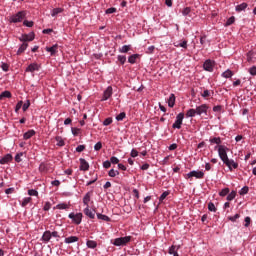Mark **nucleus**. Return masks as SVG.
<instances>
[{"mask_svg": "<svg viewBox=\"0 0 256 256\" xmlns=\"http://www.w3.org/2000/svg\"><path fill=\"white\" fill-rule=\"evenodd\" d=\"M23 25H25V27H33L34 23L33 21L24 20Z\"/></svg>", "mask_w": 256, "mask_h": 256, "instance_id": "0e129e2a", "label": "nucleus"}, {"mask_svg": "<svg viewBox=\"0 0 256 256\" xmlns=\"http://www.w3.org/2000/svg\"><path fill=\"white\" fill-rule=\"evenodd\" d=\"M211 145H217V147H219V145H221L222 141H221V137H213L209 139Z\"/></svg>", "mask_w": 256, "mask_h": 256, "instance_id": "4be33fe9", "label": "nucleus"}, {"mask_svg": "<svg viewBox=\"0 0 256 256\" xmlns=\"http://www.w3.org/2000/svg\"><path fill=\"white\" fill-rule=\"evenodd\" d=\"M12 95H11V92L6 90V91H3L1 94H0V101L3 100V99H11Z\"/></svg>", "mask_w": 256, "mask_h": 256, "instance_id": "a878e982", "label": "nucleus"}, {"mask_svg": "<svg viewBox=\"0 0 256 256\" xmlns=\"http://www.w3.org/2000/svg\"><path fill=\"white\" fill-rule=\"evenodd\" d=\"M248 4L243 2L240 5H237L235 8V11H237V13H241V11H245V9H247Z\"/></svg>", "mask_w": 256, "mask_h": 256, "instance_id": "b1692460", "label": "nucleus"}, {"mask_svg": "<svg viewBox=\"0 0 256 256\" xmlns=\"http://www.w3.org/2000/svg\"><path fill=\"white\" fill-rule=\"evenodd\" d=\"M25 71L26 73H35V71H39V65L37 63H32L28 65Z\"/></svg>", "mask_w": 256, "mask_h": 256, "instance_id": "4468645a", "label": "nucleus"}, {"mask_svg": "<svg viewBox=\"0 0 256 256\" xmlns=\"http://www.w3.org/2000/svg\"><path fill=\"white\" fill-rule=\"evenodd\" d=\"M105 13H106V15H111L113 13H117V8H115V7L108 8V9H106Z\"/></svg>", "mask_w": 256, "mask_h": 256, "instance_id": "49530a36", "label": "nucleus"}, {"mask_svg": "<svg viewBox=\"0 0 256 256\" xmlns=\"http://www.w3.org/2000/svg\"><path fill=\"white\" fill-rule=\"evenodd\" d=\"M235 23V16H231L225 23V27H229L230 25H233Z\"/></svg>", "mask_w": 256, "mask_h": 256, "instance_id": "c03bdc74", "label": "nucleus"}, {"mask_svg": "<svg viewBox=\"0 0 256 256\" xmlns=\"http://www.w3.org/2000/svg\"><path fill=\"white\" fill-rule=\"evenodd\" d=\"M30 201H33V198H31V197L24 198L21 203V207H27V205H29Z\"/></svg>", "mask_w": 256, "mask_h": 256, "instance_id": "c9c22d12", "label": "nucleus"}, {"mask_svg": "<svg viewBox=\"0 0 256 256\" xmlns=\"http://www.w3.org/2000/svg\"><path fill=\"white\" fill-rule=\"evenodd\" d=\"M57 49H59L58 44H54L52 47H46V51L51 54V56L57 53Z\"/></svg>", "mask_w": 256, "mask_h": 256, "instance_id": "f3484780", "label": "nucleus"}, {"mask_svg": "<svg viewBox=\"0 0 256 256\" xmlns=\"http://www.w3.org/2000/svg\"><path fill=\"white\" fill-rule=\"evenodd\" d=\"M247 61H248V63H253V52L252 51H249L247 53Z\"/></svg>", "mask_w": 256, "mask_h": 256, "instance_id": "13d9d810", "label": "nucleus"}, {"mask_svg": "<svg viewBox=\"0 0 256 256\" xmlns=\"http://www.w3.org/2000/svg\"><path fill=\"white\" fill-rule=\"evenodd\" d=\"M69 219L72 220V222L75 224V225H81V222L83 221V213H73L71 212L69 215H68Z\"/></svg>", "mask_w": 256, "mask_h": 256, "instance_id": "20e7f679", "label": "nucleus"}, {"mask_svg": "<svg viewBox=\"0 0 256 256\" xmlns=\"http://www.w3.org/2000/svg\"><path fill=\"white\" fill-rule=\"evenodd\" d=\"M195 115H197V110L196 109H189L187 110L186 112V117L189 118V117H195Z\"/></svg>", "mask_w": 256, "mask_h": 256, "instance_id": "2f4dec72", "label": "nucleus"}, {"mask_svg": "<svg viewBox=\"0 0 256 256\" xmlns=\"http://www.w3.org/2000/svg\"><path fill=\"white\" fill-rule=\"evenodd\" d=\"M28 195H30V197H38L39 192L35 189H30V190H28Z\"/></svg>", "mask_w": 256, "mask_h": 256, "instance_id": "79ce46f5", "label": "nucleus"}, {"mask_svg": "<svg viewBox=\"0 0 256 256\" xmlns=\"http://www.w3.org/2000/svg\"><path fill=\"white\" fill-rule=\"evenodd\" d=\"M131 51V45H124L119 48V53H129Z\"/></svg>", "mask_w": 256, "mask_h": 256, "instance_id": "473e14b6", "label": "nucleus"}, {"mask_svg": "<svg viewBox=\"0 0 256 256\" xmlns=\"http://www.w3.org/2000/svg\"><path fill=\"white\" fill-rule=\"evenodd\" d=\"M59 13H63V8H54L52 10L51 16L56 17V15H59Z\"/></svg>", "mask_w": 256, "mask_h": 256, "instance_id": "f704fd0d", "label": "nucleus"}, {"mask_svg": "<svg viewBox=\"0 0 256 256\" xmlns=\"http://www.w3.org/2000/svg\"><path fill=\"white\" fill-rule=\"evenodd\" d=\"M85 149V145H78L76 147V152L77 153H83V150Z\"/></svg>", "mask_w": 256, "mask_h": 256, "instance_id": "69168bd1", "label": "nucleus"}, {"mask_svg": "<svg viewBox=\"0 0 256 256\" xmlns=\"http://www.w3.org/2000/svg\"><path fill=\"white\" fill-rule=\"evenodd\" d=\"M117 59L121 63V65H125V63L127 61V56H125V55H118Z\"/></svg>", "mask_w": 256, "mask_h": 256, "instance_id": "a19ab883", "label": "nucleus"}, {"mask_svg": "<svg viewBox=\"0 0 256 256\" xmlns=\"http://www.w3.org/2000/svg\"><path fill=\"white\" fill-rule=\"evenodd\" d=\"M39 171H40V173H47V171H49V165H47V163H45V162H42L39 165Z\"/></svg>", "mask_w": 256, "mask_h": 256, "instance_id": "393cba45", "label": "nucleus"}, {"mask_svg": "<svg viewBox=\"0 0 256 256\" xmlns=\"http://www.w3.org/2000/svg\"><path fill=\"white\" fill-rule=\"evenodd\" d=\"M109 177H117L119 175V170L111 169L108 172Z\"/></svg>", "mask_w": 256, "mask_h": 256, "instance_id": "37998d69", "label": "nucleus"}, {"mask_svg": "<svg viewBox=\"0 0 256 256\" xmlns=\"http://www.w3.org/2000/svg\"><path fill=\"white\" fill-rule=\"evenodd\" d=\"M249 193V186H244L240 192L239 195H247Z\"/></svg>", "mask_w": 256, "mask_h": 256, "instance_id": "a18cd8bd", "label": "nucleus"}, {"mask_svg": "<svg viewBox=\"0 0 256 256\" xmlns=\"http://www.w3.org/2000/svg\"><path fill=\"white\" fill-rule=\"evenodd\" d=\"M57 146L58 147H65V141L61 136H56Z\"/></svg>", "mask_w": 256, "mask_h": 256, "instance_id": "72a5a7b5", "label": "nucleus"}, {"mask_svg": "<svg viewBox=\"0 0 256 256\" xmlns=\"http://www.w3.org/2000/svg\"><path fill=\"white\" fill-rule=\"evenodd\" d=\"M21 157H23V152L16 154L15 161L16 163H21Z\"/></svg>", "mask_w": 256, "mask_h": 256, "instance_id": "e2e57ef3", "label": "nucleus"}, {"mask_svg": "<svg viewBox=\"0 0 256 256\" xmlns=\"http://www.w3.org/2000/svg\"><path fill=\"white\" fill-rule=\"evenodd\" d=\"M224 165H226L227 168H229L230 171H233V169H237L239 167V164L235 162L233 159L228 158V162H223Z\"/></svg>", "mask_w": 256, "mask_h": 256, "instance_id": "9d476101", "label": "nucleus"}, {"mask_svg": "<svg viewBox=\"0 0 256 256\" xmlns=\"http://www.w3.org/2000/svg\"><path fill=\"white\" fill-rule=\"evenodd\" d=\"M11 161H13V155L6 154L0 159V165H7V163H11Z\"/></svg>", "mask_w": 256, "mask_h": 256, "instance_id": "ddd939ff", "label": "nucleus"}, {"mask_svg": "<svg viewBox=\"0 0 256 256\" xmlns=\"http://www.w3.org/2000/svg\"><path fill=\"white\" fill-rule=\"evenodd\" d=\"M233 75V71H231L230 69H227L225 72L222 73V77H224V79H231Z\"/></svg>", "mask_w": 256, "mask_h": 256, "instance_id": "c85d7f7f", "label": "nucleus"}, {"mask_svg": "<svg viewBox=\"0 0 256 256\" xmlns=\"http://www.w3.org/2000/svg\"><path fill=\"white\" fill-rule=\"evenodd\" d=\"M29 107H31V102L29 100H27L23 105H22V110L23 111H27V109H29Z\"/></svg>", "mask_w": 256, "mask_h": 256, "instance_id": "864d4df0", "label": "nucleus"}, {"mask_svg": "<svg viewBox=\"0 0 256 256\" xmlns=\"http://www.w3.org/2000/svg\"><path fill=\"white\" fill-rule=\"evenodd\" d=\"M248 72L250 73V75H252V77H255V75H256V66L250 67Z\"/></svg>", "mask_w": 256, "mask_h": 256, "instance_id": "052dcab7", "label": "nucleus"}, {"mask_svg": "<svg viewBox=\"0 0 256 256\" xmlns=\"http://www.w3.org/2000/svg\"><path fill=\"white\" fill-rule=\"evenodd\" d=\"M113 164V165H117L119 163V158L115 157V156H112L110 158V164Z\"/></svg>", "mask_w": 256, "mask_h": 256, "instance_id": "680f3d73", "label": "nucleus"}, {"mask_svg": "<svg viewBox=\"0 0 256 256\" xmlns=\"http://www.w3.org/2000/svg\"><path fill=\"white\" fill-rule=\"evenodd\" d=\"M51 237V231L46 230L41 237V241H43V243H49L51 241Z\"/></svg>", "mask_w": 256, "mask_h": 256, "instance_id": "2eb2a0df", "label": "nucleus"}, {"mask_svg": "<svg viewBox=\"0 0 256 256\" xmlns=\"http://www.w3.org/2000/svg\"><path fill=\"white\" fill-rule=\"evenodd\" d=\"M101 149H103V143L97 142V143L94 145V151H101Z\"/></svg>", "mask_w": 256, "mask_h": 256, "instance_id": "3c124183", "label": "nucleus"}, {"mask_svg": "<svg viewBox=\"0 0 256 256\" xmlns=\"http://www.w3.org/2000/svg\"><path fill=\"white\" fill-rule=\"evenodd\" d=\"M125 117H127V114H125V112H122L116 116V121H123Z\"/></svg>", "mask_w": 256, "mask_h": 256, "instance_id": "de8ad7c7", "label": "nucleus"}, {"mask_svg": "<svg viewBox=\"0 0 256 256\" xmlns=\"http://www.w3.org/2000/svg\"><path fill=\"white\" fill-rule=\"evenodd\" d=\"M222 110H223V106L221 105H217L213 107L214 113H221Z\"/></svg>", "mask_w": 256, "mask_h": 256, "instance_id": "bf43d9fd", "label": "nucleus"}, {"mask_svg": "<svg viewBox=\"0 0 256 256\" xmlns=\"http://www.w3.org/2000/svg\"><path fill=\"white\" fill-rule=\"evenodd\" d=\"M235 197H237V192L236 191H232L231 193H229L227 195V201H233V199H235Z\"/></svg>", "mask_w": 256, "mask_h": 256, "instance_id": "4c0bfd02", "label": "nucleus"}, {"mask_svg": "<svg viewBox=\"0 0 256 256\" xmlns=\"http://www.w3.org/2000/svg\"><path fill=\"white\" fill-rule=\"evenodd\" d=\"M179 45L182 47V49H187V40H183Z\"/></svg>", "mask_w": 256, "mask_h": 256, "instance_id": "774afa93", "label": "nucleus"}, {"mask_svg": "<svg viewBox=\"0 0 256 256\" xmlns=\"http://www.w3.org/2000/svg\"><path fill=\"white\" fill-rule=\"evenodd\" d=\"M35 39V32H30L29 34H23L19 41L22 43H27V41H33Z\"/></svg>", "mask_w": 256, "mask_h": 256, "instance_id": "0eeeda50", "label": "nucleus"}, {"mask_svg": "<svg viewBox=\"0 0 256 256\" xmlns=\"http://www.w3.org/2000/svg\"><path fill=\"white\" fill-rule=\"evenodd\" d=\"M183 119H185V113L180 112L177 116H176V120L172 125L173 129H181V126L183 125Z\"/></svg>", "mask_w": 256, "mask_h": 256, "instance_id": "39448f33", "label": "nucleus"}, {"mask_svg": "<svg viewBox=\"0 0 256 256\" xmlns=\"http://www.w3.org/2000/svg\"><path fill=\"white\" fill-rule=\"evenodd\" d=\"M209 110V106L207 104H202L198 107H196V115H207V111Z\"/></svg>", "mask_w": 256, "mask_h": 256, "instance_id": "6e6552de", "label": "nucleus"}, {"mask_svg": "<svg viewBox=\"0 0 256 256\" xmlns=\"http://www.w3.org/2000/svg\"><path fill=\"white\" fill-rule=\"evenodd\" d=\"M80 171H89V162L85 158H80Z\"/></svg>", "mask_w": 256, "mask_h": 256, "instance_id": "f8f14e48", "label": "nucleus"}, {"mask_svg": "<svg viewBox=\"0 0 256 256\" xmlns=\"http://www.w3.org/2000/svg\"><path fill=\"white\" fill-rule=\"evenodd\" d=\"M89 201H91V192L86 193L85 196L83 197V204L86 207H89Z\"/></svg>", "mask_w": 256, "mask_h": 256, "instance_id": "bb28decb", "label": "nucleus"}, {"mask_svg": "<svg viewBox=\"0 0 256 256\" xmlns=\"http://www.w3.org/2000/svg\"><path fill=\"white\" fill-rule=\"evenodd\" d=\"M28 47H29V44L27 42H23L17 51V55H21L22 53H25Z\"/></svg>", "mask_w": 256, "mask_h": 256, "instance_id": "aec40b11", "label": "nucleus"}, {"mask_svg": "<svg viewBox=\"0 0 256 256\" xmlns=\"http://www.w3.org/2000/svg\"><path fill=\"white\" fill-rule=\"evenodd\" d=\"M213 91L210 90H204L203 93L201 94L204 99H207V97H211L213 95Z\"/></svg>", "mask_w": 256, "mask_h": 256, "instance_id": "58836bf2", "label": "nucleus"}, {"mask_svg": "<svg viewBox=\"0 0 256 256\" xmlns=\"http://www.w3.org/2000/svg\"><path fill=\"white\" fill-rule=\"evenodd\" d=\"M204 71H208L209 73H213V61L206 60L203 64Z\"/></svg>", "mask_w": 256, "mask_h": 256, "instance_id": "9b49d317", "label": "nucleus"}, {"mask_svg": "<svg viewBox=\"0 0 256 256\" xmlns=\"http://www.w3.org/2000/svg\"><path fill=\"white\" fill-rule=\"evenodd\" d=\"M35 135V130H28L26 133H24L23 138L25 140L31 139Z\"/></svg>", "mask_w": 256, "mask_h": 256, "instance_id": "c756f323", "label": "nucleus"}, {"mask_svg": "<svg viewBox=\"0 0 256 256\" xmlns=\"http://www.w3.org/2000/svg\"><path fill=\"white\" fill-rule=\"evenodd\" d=\"M77 241H79V237L70 236V237L65 238L64 243H67L69 245L71 243H77Z\"/></svg>", "mask_w": 256, "mask_h": 256, "instance_id": "6ab92c4d", "label": "nucleus"}, {"mask_svg": "<svg viewBox=\"0 0 256 256\" xmlns=\"http://www.w3.org/2000/svg\"><path fill=\"white\" fill-rule=\"evenodd\" d=\"M189 13H191V7H186L182 10V15L184 17H187V15H189Z\"/></svg>", "mask_w": 256, "mask_h": 256, "instance_id": "603ef678", "label": "nucleus"}, {"mask_svg": "<svg viewBox=\"0 0 256 256\" xmlns=\"http://www.w3.org/2000/svg\"><path fill=\"white\" fill-rule=\"evenodd\" d=\"M188 179L191 177H195L196 179H203L205 177V173L203 171L193 170L187 174Z\"/></svg>", "mask_w": 256, "mask_h": 256, "instance_id": "423d86ee", "label": "nucleus"}, {"mask_svg": "<svg viewBox=\"0 0 256 256\" xmlns=\"http://www.w3.org/2000/svg\"><path fill=\"white\" fill-rule=\"evenodd\" d=\"M51 209V202H46L43 207V211H49Z\"/></svg>", "mask_w": 256, "mask_h": 256, "instance_id": "338daca9", "label": "nucleus"}, {"mask_svg": "<svg viewBox=\"0 0 256 256\" xmlns=\"http://www.w3.org/2000/svg\"><path fill=\"white\" fill-rule=\"evenodd\" d=\"M130 241L131 236L120 237L114 240L113 245H115V247H121L127 245V243H129Z\"/></svg>", "mask_w": 256, "mask_h": 256, "instance_id": "7ed1b4c3", "label": "nucleus"}, {"mask_svg": "<svg viewBox=\"0 0 256 256\" xmlns=\"http://www.w3.org/2000/svg\"><path fill=\"white\" fill-rule=\"evenodd\" d=\"M97 219H100L101 221L109 222L111 221V218L105 214L97 213Z\"/></svg>", "mask_w": 256, "mask_h": 256, "instance_id": "7c9ffc66", "label": "nucleus"}, {"mask_svg": "<svg viewBox=\"0 0 256 256\" xmlns=\"http://www.w3.org/2000/svg\"><path fill=\"white\" fill-rule=\"evenodd\" d=\"M181 249V245H172L169 250L168 253L169 255H175V253H177V251H179Z\"/></svg>", "mask_w": 256, "mask_h": 256, "instance_id": "a211bd4d", "label": "nucleus"}, {"mask_svg": "<svg viewBox=\"0 0 256 256\" xmlns=\"http://www.w3.org/2000/svg\"><path fill=\"white\" fill-rule=\"evenodd\" d=\"M25 15H27L25 11H20L16 15L11 16L9 21L10 23H21L25 19Z\"/></svg>", "mask_w": 256, "mask_h": 256, "instance_id": "f03ea898", "label": "nucleus"}, {"mask_svg": "<svg viewBox=\"0 0 256 256\" xmlns=\"http://www.w3.org/2000/svg\"><path fill=\"white\" fill-rule=\"evenodd\" d=\"M239 217H241L240 214H235L234 216H229L228 219H229V221H232V223H235V221H237V219H239Z\"/></svg>", "mask_w": 256, "mask_h": 256, "instance_id": "5fc2aeb1", "label": "nucleus"}, {"mask_svg": "<svg viewBox=\"0 0 256 256\" xmlns=\"http://www.w3.org/2000/svg\"><path fill=\"white\" fill-rule=\"evenodd\" d=\"M111 123H113V118H106L104 121H103V125L105 127L111 125Z\"/></svg>", "mask_w": 256, "mask_h": 256, "instance_id": "4d7b16f0", "label": "nucleus"}, {"mask_svg": "<svg viewBox=\"0 0 256 256\" xmlns=\"http://www.w3.org/2000/svg\"><path fill=\"white\" fill-rule=\"evenodd\" d=\"M168 195H169V191L163 192V193L161 194L160 198H159V201H160V202L165 201V199H167Z\"/></svg>", "mask_w": 256, "mask_h": 256, "instance_id": "09e8293b", "label": "nucleus"}, {"mask_svg": "<svg viewBox=\"0 0 256 256\" xmlns=\"http://www.w3.org/2000/svg\"><path fill=\"white\" fill-rule=\"evenodd\" d=\"M86 247H88V249H97V241L87 240Z\"/></svg>", "mask_w": 256, "mask_h": 256, "instance_id": "5701e85b", "label": "nucleus"}, {"mask_svg": "<svg viewBox=\"0 0 256 256\" xmlns=\"http://www.w3.org/2000/svg\"><path fill=\"white\" fill-rule=\"evenodd\" d=\"M208 210L212 213H217V207H215V204L213 202L208 203Z\"/></svg>", "mask_w": 256, "mask_h": 256, "instance_id": "e433bc0d", "label": "nucleus"}, {"mask_svg": "<svg viewBox=\"0 0 256 256\" xmlns=\"http://www.w3.org/2000/svg\"><path fill=\"white\" fill-rule=\"evenodd\" d=\"M229 188H224L219 192V196L220 197H227V195H229Z\"/></svg>", "mask_w": 256, "mask_h": 256, "instance_id": "ea45409f", "label": "nucleus"}, {"mask_svg": "<svg viewBox=\"0 0 256 256\" xmlns=\"http://www.w3.org/2000/svg\"><path fill=\"white\" fill-rule=\"evenodd\" d=\"M168 107L170 108L175 107V94H170L168 99Z\"/></svg>", "mask_w": 256, "mask_h": 256, "instance_id": "cd10ccee", "label": "nucleus"}, {"mask_svg": "<svg viewBox=\"0 0 256 256\" xmlns=\"http://www.w3.org/2000/svg\"><path fill=\"white\" fill-rule=\"evenodd\" d=\"M72 131V135H74V137H77V135H79V133H81V129L79 128H71Z\"/></svg>", "mask_w": 256, "mask_h": 256, "instance_id": "6e6d98bb", "label": "nucleus"}, {"mask_svg": "<svg viewBox=\"0 0 256 256\" xmlns=\"http://www.w3.org/2000/svg\"><path fill=\"white\" fill-rule=\"evenodd\" d=\"M84 214L86 217H89V219H95V210L89 209V206H86L84 209Z\"/></svg>", "mask_w": 256, "mask_h": 256, "instance_id": "dca6fc26", "label": "nucleus"}, {"mask_svg": "<svg viewBox=\"0 0 256 256\" xmlns=\"http://www.w3.org/2000/svg\"><path fill=\"white\" fill-rule=\"evenodd\" d=\"M112 95H113V87L108 86L103 93V97L101 101H107L110 97H112Z\"/></svg>", "mask_w": 256, "mask_h": 256, "instance_id": "1a4fd4ad", "label": "nucleus"}, {"mask_svg": "<svg viewBox=\"0 0 256 256\" xmlns=\"http://www.w3.org/2000/svg\"><path fill=\"white\" fill-rule=\"evenodd\" d=\"M215 149H218V155L221 161L228 163L229 156H227V151H229V148L225 145H219V146H215Z\"/></svg>", "mask_w": 256, "mask_h": 256, "instance_id": "f257e3e1", "label": "nucleus"}, {"mask_svg": "<svg viewBox=\"0 0 256 256\" xmlns=\"http://www.w3.org/2000/svg\"><path fill=\"white\" fill-rule=\"evenodd\" d=\"M56 209H69V204L67 203H60L56 206Z\"/></svg>", "mask_w": 256, "mask_h": 256, "instance_id": "8fccbe9b", "label": "nucleus"}, {"mask_svg": "<svg viewBox=\"0 0 256 256\" xmlns=\"http://www.w3.org/2000/svg\"><path fill=\"white\" fill-rule=\"evenodd\" d=\"M137 59H139V54H132L128 57V63L135 65V63H137Z\"/></svg>", "mask_w": 256, "mask_h": 256, "instance_id": "412c9836", "label": "nucleus"}]
</instances>
